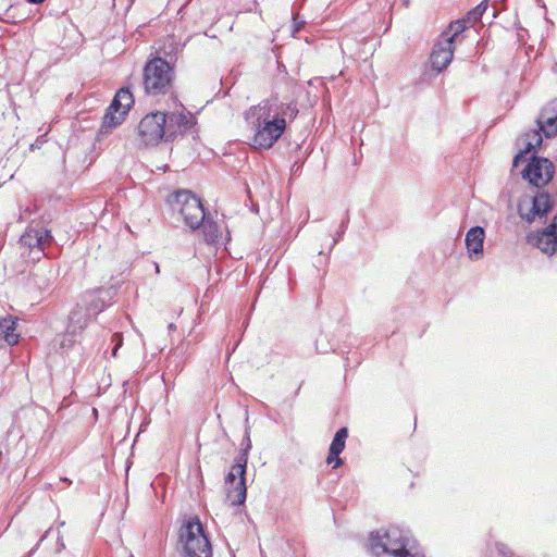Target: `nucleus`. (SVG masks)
Returning <instances> with one entry per match:
<instances>
[{"label":"nucleus","mask_w":557,"mask_h":557,"mask_svg":"<svg viewBox=\"0 0 557 557\" xmlns=\"http://www.w3.org/2000/svg\"><path fill=\"white\" fill-rule=\"evenodd\" d=\"M134 104V96L128 88H121L111 101V109L114 111H126V114Z\"/></svg>","instance_id":"nucleus-20"},{"label":"nucleus","mask_w":557,"mask_h":557,"mask_svg":"<svg viewBox=\"0 0 557 557\" xmlns=\"http://www.w3.org/2000/svg\"><path fill=\"white\" fill-rule=\"evenodd\" d=\"M76 335L77 333L70 332V330L66 329L65 333L60 335L59 337V346L61 349H69L71 348L74 343L76 342Z\"/></svg>","instance_id":"nucleus-25"},{"label":"nucleus","mask_w":557,"mask_h":557,"mask_svg":"<svg viewBox=\"0 0 557 557\" xmlns=\"http://www.w3.org/2000/svg\"><path fill=\"white\" fill-rule=\"evenodd\" d=\"M247 465L246 454H239L236 457V462L232 466L225 479L226 485H232L234 488L228 491L227 498L232 505H242L246 499V485H245V470Z\"/></svg>","instance_id":"nucleus-8"},{"label":"nucleus","mask_w":557,"mask_h":557,"mask_svg":"<svg viewBox=\"0 0 557 557\" xmlns=\"http://www.w3.org/2000/svg\"><path fill=\"white\" fill-rule=\"evenodd\" d=\"M347 436H348V430H347L346 428H341V429L336 432V434H335V436H334V437H336V438L342 440V441H344V442H345V441H346V438H347Z\"/></svg>","instance_id":"nucleus-30"},{"label":"nucleus","mask_w":557,"mask_h":557,"mask_svg":"<svg viewBox=\"0 0 557 557\" xmlns=\"http://www.w3.org/2000/svg\"><path fill=\"white\" fill-rule=\"evenodd\" d=\"M17 320L11 315L0 319V338L8 345H15L18 343L20 335L16 333Z\"/></svg>","instance_id":"nucleus-18"},{"label":"nucleus","mask_w":557,"mask_h":557,"mask_svg":"<svg viewBox=\"0 0 557 557\" xmlns=\"http://www.w3.org/2000/svg\"><path fill=\"white\" fill-rule=\"evenodd\" d=\"M48 532L49 531H47L46 534L40 537L39 542H42L45 540V537L47 536Z\"/></svg>","instance_id":"nucleus-36"},{"label":"nucleus","mask_w":557,"mask_h":557,"mask_svg":"<svg viewBox=\"0 0 557 557\" xmlns=\"http://www.w3.org/2000/svg\"><path fill=\"white\" fill-rule=\"evenodd\" d=\"M166 112L154 111L146 114L137 126V140L145 147L157 146L161 140H168Z\"/></svg>","instance_id":"nucleus-7"},{"label":"nucleus","mask_w":557,"mask_h":557,"mask_svg":"<svg viewBox=\"0 0 557 557\" xmlns=\"http://www.w3.org/2000/svg\"><path fill=\"white\" fill-rule=\"evenodd\" d=\"M411 537L409 531L398 527H389L382 535L371 534V549L377 557H423L419 553H410Z\"/></svg>","instance_id":"nucleus-3"},{"label":"nucleus","mask_w":557,"mask_h":557,"mask_svg":"<svg viewBox=\"0 0 557 557\" xmlns=\"http://www.w3.org/2000/svg\"><path fill=\"white\" fill-rule=\"evenodd\" d=\"M125 117H126V111H123V110L121 112L114 111L113 109H111V104H110L103 115L102 123L99 128V134L108 135L109 133L112 132V129H114L115 127L121 125L122 122L125 120Z\"/></svg>","instance_id":"nucleus-17"},{"label":"nucleus","mask_w":557,"mask_h":557,"mask_svg":"<svg viewBox=\"0 0 557 557\" xmlns=\"http://www.w3.org/2000/svg\"><path fill=\"white\" fill-rule=\"evenodd\" d=\"M178 537V548L183 557H212L210 541L198 517L184 521Z\"/></svg>","instance_id":"nucleus-5"},{"label":"nucleus","mask_w":557,"mask_h":557,"mask_svg":"<svg viewBox=\"0 0 557 557\" xmlns=\"http://www.w3.org/2000/svg\"><path fill=\"white\" fill-rule=\"evenodd\" d=\"M173 211L177 212L184 223L193 231L205 221L206 212L199 198L189 190H178L170 198Z\"/></svg>","instance_id":"nucleus-6"},{"label":"nucleus","mask_w":557,"mask_h":557,"mask_svg":"<svg viewBox=\"0 0 557 557\" xmlns=\"http://www.w3.org/2000/svg\"><path fill=\"white\" fill-rule=\"evenodd\" d=\"M297 103L283 102L276 97L251 106L244 113V119L252 132L251 146L256 149L268 150L284 134L287 123L298 114Z\"/></svg>","instance_id":"nucleus-1"},{"label":"nucleus","mask_w":557,"mask_h":557,"mask_svg":"<svg viewBox=\"0 0 557 557\" xmlns=\"http://www.w3.org/2000/svg\"><path fill=\"white\" fill-rule=\"evenodd\" d=\"M525 202L519 203V214L527 222L531 223L535 216L546 215L553 208V202L547 193H539L533 196L531 202L528 203V212L524 211Z\"/></svg>","instance_id":"nucleus-10"},{"label":"nucleus","mask_w":557,"mask_h":557,"mask_svg":"<svg viewBox=\"0 0 557 557\" xmlns=\"http://www.w3.org/2000/svg\"><path fill=\"white\" fill-rule=\"evenodd\" d=\"M154 270H156V273H159V272H160V268H159V264H158V263H154Z\"/></svg>","instance_id":"nucleus-35"},{"label":"nucleus","mask_w":557,"mask_h":557,"mask_svg":"<svg viewBox=\"0 0 557 557\" xmlns=\"http://www.w3.org/2000/svg\"><path fill=\"white\" fill-rule=\"evenodd\" d=\"M53 237L50 231L44 228L28 227L20 238V244L29 249L37 248L44 251L47 245H50Z\"/></svg>","instance_id":"nucleus-12"},{"label":"nucleus","mask_w":557,"mask_h":557,"mask_svg":"<svg viewBox=\"0 0 557 557\" xmlns=\"http://www.w3.org/2000/svg\"><path fill=\"white\" fill-rule=\"evenodd\" d=\"M120 345H121V339H120V341H119V343L115 345V347H114V349H113V351H112V355H113V356H116V351H117V349H119Z\"/></svg>","instance_id":"nucleus-33"},{"label":"nucleus","mask_w":557,"mask_h":557,"mask_svg":"<svg viewBox=\"0 0 557 557\" xmlns=\"http://www.w3.org/2000/svg\"><path fill=\"white\" fill-rule=\"evenodd\" d=\"M486 9H487V1L484 0L480 4H478L474 9L469 11L465 17L467 18V21L469 22L470 25H473L482 17V15L486 11Z\"/></svg>","instance_id":"nucleus-23"},{"label":"nucleus","mask_w":557,"mask_h":557,"mask_svg":"<svg viewBox=\"0 0 557 557\" xmlns=\"http://www.w3.org/2000/svg\"><path fill=\"white\" fill-rule=\"evenodd\" d=\"M497 550L505 557H513L515 554L510 550V548L505 544H497Z\"/></svg>","instance_id":"nucleus-29"},{"label":"nucleus","mask_w":557,"mask_h":557,"mask_svg":"<svg viewBox=\"0 0 557 557\" xmlns=\"http://www.w3.org/2000/svg\"><path fill=\"white\" fill-rule=\"evenodd\" d=\"M344 448H345V442L334 437L331 443L330 449H331V457H335V459H336V466H341L343 462L338 456L344 450Z\"/></svg>","instance_id":"nucleus-24"},{"label":"nucleus","mask_w":557,"mask_h":557,"mask_svg":"<svg viewBox=\"0 0 557 557\" xmlns=\"http://www.w3.org/2000/svg\"><path fill=\"white\" fill-rule=\"evenodd\" d=\"M26 1L32 4H40V3L45 2L46 0H26Z\"/></svg>","instance_id":"nucleus-32"},{"label":"nucleus","mask_w":557,"mask_h":557,"mask_svg":"<svg viewBox=\"0 0 557 557\" xmlns=\"http://www.w3.org/2000/svg\"><path fill=\"white\" fill-rule=\"evenodd\" d=\"M484 230L481 226L471 227L466 235V247L470 257L483 256Z\"/></svg>","instance_id":"nucleus-15"},{"label":"nucleus","mask_w":557,"mask_h":557,"mask_svg":"<svg viewBox=\"0 0 557 557\" xmlns=\"http://www.w3.org/2000/svg\"><path fill=\"white\" fill-rule=\"evenodd\" d=\"M242 445H243V451L240 454H246V457L248 458V453L251 449V441H250V434H249L248 428L246 429Z\"/></svg>","instance_id":"nucleus-27"},{"label":"nucleus","mask_w":557,"mask_h":557,"mask_svg":"<svg viewBox=\"0 0 557 557\" xmlns=\"http://www.w3.org/2000/svg\"><path fill=\"white\" fill-rule=\"evenodd\" d=\"M540 131H531L527 133L521 139L524 146L513 158V166H518L521 162L527 160V156L542 144L541 132L545 137L549 138L557 134V99L548 102L541 111L537 117Z\"/></svg>","instance_id":"nucleus-4"},{"label":"nucleus","mask_w":557,"mask_h":557,"mask_svg":"<svg viewBox=\"0 0 557 557\" xmlns=\"http://www.w3.org/2000/svg\"><path fill=\"white\" fill-rule=\"evenodd\" d=\"M536 246L541 251L549 256L557 251V214L553 223L537 235Z\"/></svg>","instance_id":"nucleus-14"},{"label":"nucleus","mask_w":557,"mask_h":557,"mask_svg":"<svg viewBox=\"0 0 557 557\" xmlns=\"http://www.w3.org/2000/svg\"><path fill=\"white\" fill-rule=\"evenodd\" d=\"M333 461H335V462H336V459H335V457H331V450H330V451H329V456H327V458H326V462H327V463H332ZM334 467H337V466L335 465Z\"/></svg>","instance_id":"nucleus-31"},{"label":"nucleus","mask_w":557,"mask_h":557,"mask_svg":"<svg viewBox=\"0 0 557 557\" xmlns=\"http://www.w3.org/2000/svg\"><path fill=\"white\" fill-rule=\"evenodd\" d=\"M100 292L98 289L85 293L83 304H81L91 317L100 313L106 307L104 301L98 295Z\"/></svg>","instance_id":"nucleus-19"},{"label":"nucleus","mask_w":557,"mask_h":557,"mask_svg":"<svg viewBox=\"0 0 557 557\" xmlns=\"http://www.w3.org/2000/svg\"><path fill=\"white\" fill-rule=\"evenodd\" d=\"M348 223H349V216H348V213H346V216L341 222L339 230L336 232V236L333 239L332 247H334L338 243V240L343 237V235L348 226Z\"/></svg>","instance_id":"nucleus-26"},{"label":"nucleus","mask_w":557,"mask_h":557,"mask_svg":"<svg viewBox=\"0 0 557 557\" xmlns=\"http://www.w3.org/2000/svg\"><path fill=\"white\" fill-rule=\"evenodd\" d=\"M60 481L64 482V483H67V484H71L72 481L69 480L67 478H61Z\"/></svg>","instance_id":"nucleus-34"},{"label":"nucleus","mask_w":557,"mask_h":557,"mask_svg":"<svg viewBox=\"0 0 557 557\" xmlns=\"http://www.w3.org/2000/svg\"><path fill=\"white\" fill-rule=\"evenodd\" d=\"M91 314H89L85 308L78 304L69 315L67 330L74 333H81L89 323Z\"/></svg>","instance_id":"nucleus-16"},{"label":"nucleus","mask_w":557,"mask_h":557,"mask_svg":"<svg viewBox=\"0 0 557 557\" xmlns=\"http://www.w3.org/2000/svg\"><path fill=\"white\" fill-rule=\"evenodd\" d=\"M203 227L205 239L208 244H213L216 242L219 236L221 235L219 225L205 216V221L201 223Z\"/></svg>","instance_id":"nucleus-22"},{"label":"nucleus","mask_w":557,"mask_h":557,"mask_svg":"<svg viewBox=\"0 0 557 557\" xmlns=\"http://www.w3.org/2000/svg\"><path fill=\"white\" fill-rule=\"evenodd\" d=\"M168 140H174L178 134H183L191 127V116L183 112L166 113Z\"/></svg>","instance_id":"nucleus-13"},{"label":"nucleus","mask_w":557,"mask_h":557,"mask_svg":"<svg viewBox=\"0 0 557 557\" xmlns=\"http://www.w3.org/2000/svg\"><path fill=\"white\" fill-rule=\"evenodd\" d=\"M469 26V22L466 17L451 22L447 28L442 35L441 38L445 37H451V44L458 38V36L463 33Z\"/></svg>","instance_id":"nucleus-21"},{"label":"nucleus","mask_w":557,"mask_h":557,"mask_svg":"<svg viewBox=\"0 0 557 557\" xmlns=\"http://www.w3.org/2000/svg\"><path fill=\"white\" fill-rule=\"evenodd\" d=\"M555 173L553 162L546 158L533 157L522 171V176L539 188L548 184Z\"/></svg>","instance_id":"nucleus-9"},{"label":"nucleus","mask_w":557,"mask_h":557,"mask_svg":"<svg viewBox=\"0 0 557 557\" xmlns=\"http://www.w3.org/2000/svg\"><path fill=\"white\" fill-rule=\"evenodd\" d=\"M305 21H298V13H293V36L304 27Z\"/></svg>","instance_id":"nucleus-28"},{"label":"nucleus","mask_w":557,"mask_h":557,"mask_svg":"<svg viewBox=\"0 0 557 557\" xmlns=\"http://www.w3.org/2000/svg\"><path fill=\"white\" fill-rule=\"evenodd\" d=\"M175 72L168 61L160 57L149 60L143 73V87L147 96L158 98L172 95Z\"/></svg>","instance_id":"nucleus-2"},{"label":"nucleus","mask_w":557,"mask_h":557,"mask_svg":"<svg viewBox=\"0 0 557 557\" xmlns=\"http://www.w3.org/2000/svg\"><path fill=\"white\" fill-rule=\"evenodd\" d=\"M453 57L454 48L451 37L440 38L434 45L430 55L432 69L438 73L442 72L450 64Z\"/></svg>","instance_id":"nucleus-11"}]
</instances>
